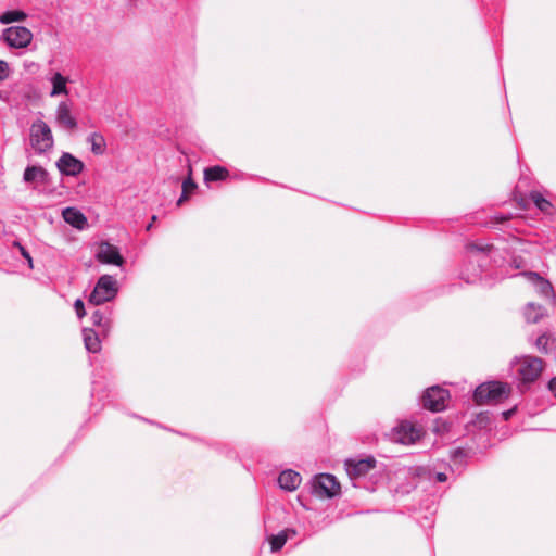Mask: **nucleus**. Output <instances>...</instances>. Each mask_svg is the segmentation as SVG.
Returning <instances> with one entry per match:
<instances>
[{"instance_id": "1", "label": "nucleus", "mask_w": 556, "mask_h": 556, "mask_svg": "<svg viewBox=\"0 0 556 556\" xmlns=\"http://www.w3.org/2000/svg\"><path fill=\"white\" fill-rule=\"evenodd\" d=\"M493 250L492 244L482 242H470L466 245L467 261L465 268L460 273V278L467 283H475L481 278L482 266L488 258V254Z\"/></svg>"}, {"instance_id": "2", "label": "nucleus", "mask_w": 556, "mask_h": 556, "mask_svg": "<svg viewBox=\"0 0 556 556\" xmlns=\"http://www.w3.org/2000/svg\"><path fill=\"white\" fill-rule=\"evenodd\" d=\"M511 367L518 381V389L523 393L541 376L544 362L538 356L526 355L515 358L511 362Z\"/></svg>"}, {"instance_id": "3", "label": "nucleus", "mask_w": 556, "mask_h": 556, "mask_svg": "<svg viewBox=\"0 0 556 556\" xmlns=\"http://www.w3.org/2000/svg\"><path fill=\"white\" fill-rule=\"evenodd\" d=\"M511 388L508 383L501 381H489L478 386L473 392V400L477 404H496L507 399Z\"/></svg>"}, {"instance_id": "4", "label": "nucleus", "mask_w": 556, "mask_h": 556, "mask_svg": "<svg viewBox=\"0 0 556 556\" xmlns=\"http://www.w3.org/2000/svg\"><path fill=\"white\" fill-rule=\"evenodd\" d=\"M29 144L38 155L46 154L53 149V134L50 126L45 121L36 119L30 125Z\"/></svg>"}, {"instance_id": "5", "label": "nucleus", "mask_w": 556, "mask_h": 556, "mask_svg": "<svg viewBox=\"0 0 556 556\" xmlns=\"http://www.w3.org/2000/svg\"><path fill=\"white\" fill-rule=\"evenodd\" d=\"M117 292V280L111 275H102L90 293L88 302L93 305H101L115 299Z\"/></svg>"}, {"instance_id": "6", "label": "nucleus", "mask_w": 556, "mask_h": 556, "mask_svg": "<svg viewBox=\"0 0 556 556\" xmlns=\"http://www.w3.org/2000/svg\"><path fill=\"white\" fill-rule=\"evenodd\" d=\"M450 392L439 386L428 388L422 395V405L431 412H441L446 407Z\"/></svg>"}, {"instance_id": "7", "label": "nucleus", "mask_w": 556, "mask_h": 556, "mask_svg": "<svg viewBox=\"0 0 556 556\" xmlns=\"http://www.w3.org/2000/svg\"><path fill=\"white\" fill-rule=\"evenodd\" d=\"M2 38L16 49L26 48L33 40V33L24 26H11L3 30Z\"/></svg>"}, {"instance_id": "8", "label": "nucleus", "mask_w": 556, "mask_h": 556, "mask_svg": "<svg viewBox=\"0 0 556 556\" xmlns=\"http://www.w3.org/2000/svg\"><path fill=\"white\" fill-rule=\"evenodd\" d=\"M314 493L320 497H333L340 493V483L330 473H320L313 482Z\"/></svg>"}, {"instance_id": "9", "label": "nucleus", "mask_w": 556, "mask_h": 556, "mask_svg": "<svg viewBox=\"0 0 556 556\" xmlns=\"http://www.w3.org/2000/svg\"><path fill=\"white\" fill-rule=\"evenodd\" d=\"M421 437V429L409 424L402 422L392 430L391 440L404 445L414 444Z\"/></svg>"}, {"instance_id": "10", "label": "nucleus", "mask_w": 556, "mask_h": 556, "mask_svg": "<svg viewBox=\"0 0 556 556\" xmlns=\"http://www.w3.org/2000/svg\"><path fill=\"white\" fill-rule=\"evenodd\" d=\"M377 460L372 456L362 459H346L345 469L351 479L361 478L366 476L370 470L376 467Z\"/></svg>"}, {"instance_id": "11", "label": "nucleus", "mask_w": 556, "mask_h": 556, "mask_svg": "<svg viewBox=\"0 0 556 556\" xmlns=\"http://www.w3.org/2000/svg\"><path fill=\"white\" fill-rule=\"evenodd\" d=\"M519 275L523 276L542 298L547 300L555 299L553 286L547 279L543 278L535 271H523Z\"/></svg>"}, {"instance_id": "12", "label": "nucleus", "mask_w": 556, "mask_h": 556, "mask_svg": "<svg viewBox=\"0 0 556 556\" xmlns=\"http://www.w3.org/2000/svg\"><path fill=\"white\" fill-rule=\"evenodd\" d=\"M96 258L102 264L116 266H122L124 264V258L121 255L118 248L109 242H102L99 245Z\"/></svg>"}, {"instance_id": "13", "label": "nucleus", "mask_w": 556, "mask_h": 556, "mask_svg": "<svg viewBox=\"0 0 556 556\" xmlns=\"http://www.w3.org/2000/svg\"><path fill=\"white\" fill-rule=\"evenodd\" d=\"M56 167L62 175L77 176L84 169V163L68 152H64L56 162Z\"/></svg>"}, {"instance_id": "14", "label": "nucleus", "mask_w": 556, "mask_h": 556, "mask_svg": "<svg viewBox=\"0 0 556 556\" xmlns=\"http://www.w3.org/2000/svg\"><path fill=\"white\" fill-rule=\"evenodd\" d=\"M55 121L62 127L73 130L77 127L75 117L71 114V104L67 101H61L56 108Z\"/></svg>"}, {"instance_id": "15", "label": "nucleus", "mask_w": 556, "mask_h": 556, "mask_svg": "<svg viewBox=\"0 0 556 556\" xmlns=\"http://www.w3.org/2000/svg\"><path fill=\"white\" fill-rule=\"evenodd\" d=\"M23 180L26 184L46 185L49 181V173L39 165H29L25 168Z\"/></svg>"}, {"instance_id": "16", "label": "nucleus", "mask_w": 556, "mask_h": 556, "mask_svg": "<svg viewBox=\"0 0 556 556\" xmlns=\"http://www.w3.org/2000/svg\"><path fill=\"white\" fill-rule=\"evenodd\" d=\"M62 217L76 229L83 230L88 226L87 217L76 207H65L62 211Z\"/></svg>"}, {"instance_id": "17", "label": "nucleus", "mask_w": 556, "mask_h": 556, "mask_svg": "<svg viewBox=\"0 0 556 556\" xmlns=\"http://www.w3.org/2000/svg\"><path fill=\"white\" fill-rule=\"evenodd\" d=\"M301 481V475L292 469L281 471L278 477L279 486L289 492L296 490Z\"/></svg>"}, {"instance_id": "18", "label": "nucleus", "mask_w": 556, "mask_h": 556, "mask_svg": "<svg viewBox=\"0 0 556 556\" xmlns=\"http://www.w3.org/2000/svg\"><path fill=\"white\" fill-rule=\"evenodd\" d=\"M52 89L50 91V97H58L61 94L67 96L68 94V88L67 83L68 78L63 76L60 72H55L52 74V76L49 78Z\"/></svg>"}, {"instance_id": "19", "label": "nucleus", "mask_w": 556, "mask_h": 556, "mask_svg": "<svg viewBox=\"0 0 556 556\" xmlns=\"http://www.w3.org/2000/svg\"><path fill=\"white\" fill-rule=\"evenodd\" d=\"M83 339L85 348L90 353H98L101 350V341L99 334L90 328L83 330Z\"/></svg>"}, {"instance_id": "20", "label": "nucleus", "mask_w": 556, "mask_h": 556, "mask_svg": "<svg viewBox=\"0 0 556 556\" xmlns=\"http://www.w3.org/2000/svg\"><path fill=\"white\" fill-rule=\"evenodd\" d=\"M229 172L226 167L215 165L204 169V180L210 181H222L227 179Z\"/></svg>"}, {"instance_id": "21", "label": "nucleus", "mask_w": 556, "mask_h": 556, "mask_svg": "<svg viewBox=\"0 0 556 556\" xmlns=\"http://www.w3.org/2000/svg\"><path fill=\"white\" fill-rule=\"evenodd\" d=\"M523 315L528 323L535 324L545 315V308L541 305L529 303L525 307Z\"/></svg>"}, {"instance_id": "22", "label": "nucleus", "mask_w": 556, "mask_h": 556, "mask_svg": "<svg viewBox=\"0 0 556 556\" xmlns=\"http://www.w3.org/2000/svg\"><path fill=\"white\" fill-rule=\"evenodd\" d=\"M88 142L91 146V151L96 155H101L105 151V139L99 132H92L88 136Z\"/></svg>"}, {"instance_id": "23", "label": "nucleus", "mask_w": 556, "mask_h": 556, "mask_svg": "<svg viewBox=\"0 0 556 556\" xmlns=\"http://www.w3.org/2000/svg\"><path fill=\"white\" fill-rule=\"evenodd\" d=\"M530 199L541 212L545 214L552 213L553 204L551 203V201L545 199L540 192L532 191L530 193Z\"/></svg>"}, {"instance_id": "24", "label": "nucleus", "mask_w": 556, "mask_h": 556, "mask_svg": "<svg viewBox=\"0 0 556 556\" xmlns=\"http://www.w3.org/2000/svg\"><path fill=\"white\" fill-rule=\"evenodd\" d=\"M27 18V14L21 10L5 11L0 15V23L3 25L11 24L13 22H22Z\"/></svg>"}, {"instance_id": "25", "label": "nucleus", "mask_w": 556, "mask_h": 556, "mask_svg": "<svg viewBox=\"0 0 556 556\" xmlns=\"http://www.w3.org/2000/svg\"><path fill=\"white\" fill-rule=\"evenodd\" d=\"M91 321L93 326L101 327L104 333H108L111 328V320L105 318L103 313L99 309H96L91 314Z\"/></svg>"}, {"instance_id": "26", "label": "nucleus", "mask_w": 556, "mask_h": 556, "mask_svg": "<svg viewBox=\"0 0 556 556\" xmlns=\"http://www.w3.org/2000/svg\"><path fill=\"white\" fill-rule=\"evenodd\" d=\"M288 540V532L283 530L276 535L269 538L270 549L273 553L280 551Z\"/></svg>"}, {"instance_id": "27", "label": "nucleus", "mask_w": 556, "mask_h": 556, "mask_svg": "<svg viewBox=\"0 0 556 556\" xmlns=\"http://www.w3.org/2000/svg\"><path fill=\"white\" fill-rule=\"evenodd\" d=\"M548 341H549L548 336L541 334L538 337V339L535 341V346L538 348L539 351L547 353L548 352V346H547Z\"/></svg>"}, {"instance_id": "28", "label": "nucleus", "mask_w": 556, "mask_h": 556, "mask_svg": "<svg viewBox=\"0 0 556 556\" xmlns=\"http://www.w3.org/2000/svg\"><path fill=\"white\" fill-rule=\"evenodd\" d=\"M197 188V184L192 180L191 177H188L182 182L184 193H190Z\"/></svg>"}, {"instance_id": "29", "label": "nucleus", "mask_w": 556, "mask_h": 556, "mask_svg": "<svg viewBox=\"0 0 556 556\" xmlns=\"http://www.w3.org/2000/svg\"><path fill=\"white\" fill-rule=\"evenodd\" d=\"M74 308L77 317L80 319L86 315L84 302L80 299H77L74 303Z\"/></svg>"}, {"instance_id": "30", "label": "nucleus", "mask_w": 556, "mask_h": 556, "mask_svg": "<svg viewBox=\"0 0 556 556\" xmlns=\"http://www.w3.org/2000/svg\"><path fill=\"white\" fill-rule=\"evenodd\" d=\"M9 75V65L7 62L0 60V81L4 80Z\"/></svg>"}, {"instance_id": "31", "label": "nucleus", "mask_w": 556, "mask_h": 556, "mask_svg": "<svg viewBox=\"0 0 556 556\" xmlns=\"http://www.w3.org/2000/svg\"><path fill=\"white\" fill-rule=\"evenodd\" d=\"M515 412H516V407L503 412L502 413L503 419L504 420H509L511 418V416L515 414Z\"/></svg>"}, {"instance_id": "32", "label": "nucleus", "mask_w": 556, "mask_h": 556, "mask_svg": "<svg viewBox=\"0 0 556 556\" xmlns=\"http://www.w3.org/2000/svg\"><path fill=\"white\" fill-rule=\"evenodd\" d=\"M548 390L554 394L556 397V377L552 378L548 382Z\"/></svg>"}, {"instance_id": "33", "label": "nucleus", "mask_w": 556, "mask_h": 556, "mask_svg": "<svg viewBox=\"0 0 556 556\" xmlns=\"http://www.w3.org/2000/svg\"><path fill=\"white\" fill-rule=\"evenodd\" d=\"M435 477L439 482H445L447 480V476L443 472H438Z\"/></svg>"}, {"instance_id": "34", "label": "nucleus", "mask_w": 556, "mask_h": 556, "mask_svg": "<svg viewBox=\"0 0 556 556\" xmlns=\"http://www.w3.org/2000/svg\"><path fill=\"white\" fill-rule=\"evenodd\" d=\"M188 195H189V193H184L182 192L180 198L177 201V205L180 206L188 199Z\"/></svg>"}, {"instance_id": "35", "label": "nucleus", "mask_w": 556, "mask_h": 556, "mask_svg": "<svg viewBox=\"0 0 556 556\" xmlns=\"http://www.w3.org/2000/svg\"><path fill=\"white\" fill-rule=\"evenodd\" d=\"M156 220V216L153 215L152 216V220L150 222V224L147 225L146 229L147 231H150L152 229V226H153V223Z\"/></svg>"}, {"instance_id": "36", "label": "nucleus", "mask_w": 556, "mask_h": 556, "mask_svg": "<svg viewBox=\"0 0 556 556\" xmlns=\"http://www.w3.org/2000/svg\"><path fill=\"white\" fill-rule=\"evenodd\" d=\"M21 249V253L22 255L25 257V258H29V253L23 248V247H20Z\"/></svg>"}, {"instance_id": "37", "label": "nucleus", "mask_w": 556, "mask_h": 556, "mask_svg": "<svg viewBox=\"0 0 556 556\" xmlns=\"http://www.w3.org/2000/svg\"><path fill=\"white\" fill-rule=\"evenodd\" d=\"M26 260L28 262L29 267H33V260H31V257L29 256V258H26Z\"/></svg>"}, {"instance_id": "38", "label": "nucleus", "mask_w": 556, "mask_h": 556, "mask_svg": "<svg viewBox=\"0 0 556 556\" xmlns=\"http://www.w3.org/2000/svg\"><path fill=\"white\" fill-rule=\"evenodd\" d=\"M2 97H3V93H2V91H0V98L2 99Z\"/></svg>"}]
</instances>
